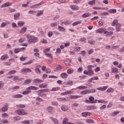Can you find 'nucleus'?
I'll list each match as a JSON object with an SVG mask.
<instances>
[{"label": "nucleus", "mask_w": 124, "mask_h": 124, "mask_svg": "<svg viewBox=\"0 0 124 124\" xmlns=\"http://www.w3.org/2000/svg\"><path fill=\"white\" fill-rule=\"evenodd\" d=\"M42 82H43V80L38 79H35L33 80V83H35V84L37 83H41Z\"/></svg>", "instance_id": "33"}, {"label": "nucleus", "mask_w": 124, "mask_h": 124, "mask_svg": "<svg viewBox=\"0 0 124 124\" xmlns=\"http://www.w3.org/2000/svg\"><path fill=\"white\" fill-rule=\"evenodd\" d=\"M24 24H25V23L23 21H19L18 23V26H19V27H22V26H24Z\"/></svg>", "instance_id": "52"}, {"label": "nucleus", "mask_w": 124, "mask_h": 124, "mask_svg": "<svg viewBox=\"0 0 124 124\" xmlns=\"http://www.w3.org/2000/svg\"><path fill=\"white\" fill-rule=\"evenodd\" d=\"M26 40V39L25 38H20L19 39V43H22V42H24Z\"/></svg>", "instance_id": "60"}, {"label": "nucleus", "mask_w": 124, "mask_h": 124, "mask_svg": "<svg viewBox=\"0 0 124 124\" xmlns=\"http://www.w3.org/2000/svg\"><path fill=\"white\" fill-rule=\"evenodd\" d=\"M19 17H20V13H18L14 15L15 20H17V19H18V18H19Z\"/></svg>", "instance_id": "45"}, {"label": "nucleus", "mask_w": 124, "mask_h": 124, "mask_svg": "<svg viewBox=\"0 0 124 124\" xmlns=\"http://www.w3.org/2000/svg\"><path fill=\"white\" fill-rule=\"evenodd\" d=\"M66 85H70V86H72L73 85V81H72V80H70L66 82Z\"/></svg>", "instance_id": "50"}, {"label": "nucleus", "mask_w": 124, "mask_h": 124, "mask_svg": "<svg viewBox=\"0 0 124 124\" xmlns=\"http://www.w3.org/2000/svg\"><path fill=\"white\" fill-rule=\"evenodd\" d=\"M27 89L29 90L30 91H31V90H32V91H36V90H38V88L37 87L31 86L29 87H28Z\"/></svg>", "instance_id": "13"}, {"label": "nucleus", "mask_w": 124, "mask_h": 124, "mask_svg": "<svg viewBox=\"0 0 124 124\" xmlns=\"http://www.w3.org/2000/svg\"><path fill=\"white\" fill-rule=\"evenodd\" d=\"M31 82V79H27L24 81V84L25 85H27V84H30Z\"/></svg>", "instance_id": "38"}, {"label": "nucleus", "mask_w": 124, "mask_h": 124, "mask_svg": "<svg viewBox=\"0 0 124 124\" xmlns=\"http://www.w3.org/2000/svg\"><path fill=\"white\" fill-rule=\"evenodd\" d=\"M2 117L3 118H8V114H7V113H3L2 114Z\"/></svg>", "instance_id": "61"}, {"label": "nucleus", "mask_w": 124, "mask_h": 124, "mask_svg": "<svg viewBox=\"0 0 124 124\" xmlns=\"http://www.w3.org/2000/svg\"><path fill=\"white\" fill-rule=\"evenodd\" d=\"M47 86L48 85H47L46 84H40L39 86V87L41 89H44V88H47Z\"/></svg>", "instance_id": "29"}, {"label": "nucleus", "mask_w": 124, "mask_h": 124, "mask_svg": "<svg viewBox=\"0 0 124 124\" xmlns=\"http://www.w3.org/2000/svg\"><path fill=\"white\" fill-rule=\"evenodd\" d=\"M88 93H95L96 90L95 89H88Z\"/></svg>", "instance_id": "41"}, {"label": "nucleus", "mask_w": 124, "mask_h": 124, "mask_svg": "<svg viewBox=\"0 0 124 124\" xmlns=\"http://www.w3.org/2000/svg\"><path fill=\"white\" fill-rule=\"evenodd\" d=\"M86 123H88V124H94V121L93 120V119H86Z\"/></svg>", "instance_id": "30"}, {"label": "nucleus", "mask_w": 124, "mask_h": 124, "mask_svg": "<svg viewBox=\"0 0 124 124\" xmlns=\"http://www.w3.org/2000/svg\"><path fill=\"white\" fill-rule=\"evenodd\" d=\"M58 101H61V102L67 101V100L65 97L59 98L58 99Z\"/></svg>", "instance_id": "32"}, {"label": "nucleus", "mask_w": 124, "mask_h": 124, "mask_svg": "<svg viewBox=\"0 0 124 124\" xmlns=\"http://www.w3.org/2000/svg\"><path fill=\"white\" fill-rule=\"evenodd\" d=\"M87 110H94L96 109V107L93 106H89L87 108Z\"/></svg>", "instance_id": "19"}, {"label": "nucleus", "mask_w": 124, "mask_h": 124, "mask_svg": "<svg viewBox=\"0 0 124 124\" xmlns=\"http://www.w3.org/2000/svg\"><path fill=\"white\" fill-rule=\"evenodd\" d=\"M122 29V24L120 23H117L116 26V31H120Z\"/></svg>", "instance_id": "10"}, {"label": "nucleus", "mask_w": 124, "mask_h": 124, "mask_svg": "<svg viewBox=\"0 0 124 124\" xmlns=\"http://www.w3.org/2000/svg\"><path fill=\"white\" fill-rule=\"evenodd\" d=\"M13 97L14 98H21V97H23V95L20 94H16V95H14Z\"/></svg>", "instance_id": "23"}, {"label": "nucleus", "mask_w": 124, "mask_h": 124, "mask_svg": "<svg viewBox=\"0 0 124 124\" xmlns=\"http://www.w3.org/2000/svg\"><path fill=\"white\" fill-rule=\"evenodd\" d=\"M71 8H72L73 10H78V9H79V7L77 5H72L71 6Z\"/></svg>", "instance_id": "27"}, {"label": "nucleus", "mask_w": 124, "mask_h": 124, "mask_svg": "<svg viewBox=\"0 0 124 124\" xmlns=\"http://www.w3.org/2000/svg\"><path fill=\"white\" fill-rule=\"evenodd\" d=\"M12 4V3H10L9 2H7L1 5V7L2 8L3 7H8V6H10Z\"/></svg>", "instance_id": "8"}, {"label": "nucleus", "mask_w": 124, "mask_h": 124, "mask_svg": "<svg viewBox=\"0 0 124 124\" xmlns=\"http://www.w3.org/2000/svg\"><path fill=\"white\" fill-rule=\"evenodd\" d=\"M53 109H54V108H53L52 107H48L46 108V111H47V112H48V113L52 114V113H53Z\"/></svg>", "instance_id": "12"}, {"label": "nucleus", "mask_w": 124, "mask_h": 124, "mask_svg": "<svg viewBox=\"0 0 124 124\" xmlns=\"http://www.w3.org/2000/svg\"><path fill=\"white\" fill-rule=\"evenodd\" d=\"M21 72H23V73H31V70L30 68H23L21 69Z\"/></svg>", "instance_id": "7"}, {"label": "nucleus", "mask_w": 124, "mask_h": 124, "mask_svg": "<svg viewBox=\"0 0 124 124\" xmlns=\"http://www.w3.org/2000/svg\"><path fill=\"white\" fill-rule=\"evenodd\" d=\"M16 112L17 115H19L20 116H23L24 115H28V113L25 111V110L23 109H18L16 111Z\"/></svg>", "instance_id": "3"}, {"label": "nucleus", "mask_w": 124, "mask_h": 124, "mask_svg": "<svg viewBox=\"0 0 124 124\" xmlns=\"http://www.w3.org/2000/svg\"><path fill=\"white\" fill-rule=\"evenodd\" d=\"M8 58V55L7 54L3 55L1 56L0 60L1 61H4V60H6V59Z\"/></svg>", "instance_id": "24"}, {"label": "nucleus", "mask_w": 124, "mask_h": 124, "mask_svg": "<svg viewBox=\"0 0 124 124\" xmlns=\"http://www.w3.org/2000/svg\"><path fill=\"white\" fill-rule=\"evenodd\" d=\"M119 73V70H118V68L113 67L111 69V73Z\"/></svg>", "instance_id": "16"}, {"label": "nucleus", "mask_w": 124, "mask_h": 124, "mask_svg": "<svg viewBox=\"0 0 124 124\" xmlns=\"http://www.w3.org/2000/svg\"><path fill=\"white\" fill-rule=\"evenodd\" d=\"M94 66L93 65H88L87 66V69L88 73H89V76H93L94 73H93V68Z\"/></svg>", "instance_id": "2"}, {"label": "nucleus", "mask_w": 124, "mask_h": 124, "mask_svg": "<svg viewBox=\"0 0 124 124\" xmlns=\"http://www.w3.org/2000/svg\"><path fill=\"white\" fill-rule=\"evenodd\" d=\"M50 119H51V121H52V122H53L54 124H60L59 123V120L58 119H57L56 118H54L52 117H50Z\"/></svg>", "instance_id": "11"}, {"label": "nucleus", "mask_w": 124, "mask_h": 124, "mask_svg": "<svg viewBox=\"0 0 124 124\" xmlns=\"http://www.w3.org/2000/svg\"><path fill=\"white\" fill-rule=\"evenodd\" d=\"M91 115V112H85L82 113V115L83 117H87V116H90Z\"/></svg>", "instance_id": "26"}, {"label": "nucleus", "mask_w": 124, "mask_h": 124, "mask_svg": "<svg viewBox=\"0 0 124 124\" xmlns=\"http://www.w3.org/2000/svg\"><path fill=\"white\" fill-rule=\"evenodd\" d=\"M58 26V23L54 22L50 24V27L51 28H55V27H57Z\"/></svg>", "instance_id": "42"}, {"label": "nucleus", "mask_w": 124, "mask_h": 124, "mask_svg": "<svg viewBox=\"0 0 124 124\" xmlns=\"http://www.w3.org/2000/svg\"><path fill=\"white\" fill-rule=\"evenodd\" d=\"M23 124H31L30 121H25L22 122Z\"/></svg>", "instance_id": "64"}, {"label": "nucleus", "mask_w": 124, "mask_h": 124, "mask_svg": "<svg viewBox=\"0 0 124 124\" xmlns=\"http://www.w3.org/2000/svg\"><path fill=\"white\" fill-rule=\"evenodd\" d=\"M119 22V20L118 19H115L112 23V26H113V27L116 26V25H117V24H118V22Z\"/></svg>", "instance_id": "35"}, {"label": "nucleus", "mask_w": 124, "mask_h": 124, "mask_svg": "<svg viewBox=\"0 0 124 124\" xmlns=\"http://www.w3.org/2000/svg\"><path fill=\"white\" fill-rule=\"evenodd\" d=\"M39 53L38 52H36L34 54V57H36L37 58H38L39 59H41V58H40V57H39Z\"/></svg>", "instance_id": "58"}, {"label": "nucleus", "mask_w": 124, "mask_h": 124, "mask_svg": "<svg viewBox=\"0 0 124 124\" xmlns=\"http://www.w3.org/2000/svg\"><path fill=\"white\" fill-rule=\"evenodd\" d=\"M91 15V14H90L89 13H86L82 16V18H88V17H90Z\"/></svg>", "instance_id": "18"}, {"label": "nucleus", "mask_w": 124, "mask_h": 124, "mask_svg": "<svg viewBox=\"0 0 124 124\" xmlns=\"http://www.w3.org/2000/svg\"><path fill=\"white\" fill-rule=\"evenodd\" d=\"M98 103H104V104L107 103V101L102 99V100H98Z\"/></svg>", "instance_id": "46"}, {"label": "nucleus", "mask_w": 124, "mask_h": 124, "mask_svg": "<svg viewBox=\"0 0 124 124\" xmlns=\"http://www.w3.org/2000/svg\"><path fill=\"white\" fill-rule=\"evenodd\" d=\"M35 71L37 74H40V73H41V71L39 69V68L38 67H36V68L35 69Z\"/></svg>", "instance_id": "43"}, {"label": "nucleus", "mask_w": 124, "mask_h": 124, "mask_svg": "<svg viewBox=\"0 0 124 124\" xmlns=\"http://www.w3.org/2000/svg\"><path fill=\"white\" fill-rule=\"evenodd\" d=\"M95 32H96V33H102L104 32V34H106V33L108 32V31H106V29L104 28H100L98 30H96L95 31Z\"/></svg>", "instance_id": "5"}, {"label": "nucleus", "mask_w": 124, "mask_h": 124, "mask_svg": "<svg viewBox=\"0 0 124 124\" xmlns=\"http://www.w3.org/2000/svg\"><path fill=\"white\" fill-rule=\"evenodd\" d=\"M3 87H4V82L0 81V90H1V89H2Z\"/></svg>", "instance_id": "49"}, {"label": "nucleus", "mask_w": 124, "mask_h": 124, "mask_svg": "<svg viewBox=\"0 0 124 124\" xmlns=\"http://www.w3.org/2000/svg\"><path fill=\"white\" fill-rule=\"evenodd\" d=\"M88 43H89V44H91V45H93V44L95 43V41L93 40H88Z\"/></svg>", "instance_id": "53"}, {"label": "nucleus", "mask_w": 124, "mask_h": 124, "mask_svg": "<svg viewBox=\"0 0 124 124\" xmlns=\"http://www.w3.org/2000/svg\"><path fill=\"white\" fill-rule=\"evenodd\" d=\"M22 80H23V78H20L19 77H15L13 78L14 81H22Z\"/></svg>", "instance_id": "31"}, {"label": "nucleus", "mask_w": 124, "mask_h": 124, "mask_svg": "<svg viewBox=\"0 0 124 124\" xmlns=\"http://www.w3.org/2000/svg\"><path fill=\"white\" fill-rule=\"evenodd\" d=\"M42 4H43V2H41L39 3L31 6V8H38V6H40V5H42Z\"/></svg>", "instance_id": "9"}, {"label": "nucleus", "mask_w": 124, "mask_h": 124, "mask_svg": "<svg viewBox=\"0 0 124 124\" xmlns=\"http://www.w3.org/2000/svg\"><path fill=\"white\" fill-rule=\"evenodd\" d=\"M61 110L62 111H67L68 108L66 106L62 105L61 106Z\"/></svg>", "instance_id": "21"}, {"label": "nucleus", "mask_w": 124, "mask_h": 124, "mask_svg": "<svg viewBox=\"0 0 124 124\" xmlns=\"http://www.w3.org/2000/svg\"><path fill=\"white\" fill-rule=\"evenodd\" d=\"M14 52L15 53V54H18V53H19V52H21L20 50V48H15Z\"/></svg>", "instance_id": "57"}, {"label": "nucleus", "mask_w": 124, "mask_h": 124, "mask_svg": "<svg viewBox=\"0 0 124 124\" xmlns=\"http://www.w3.org/2000/svg\"><path fill=\"white\" fill-rule=\"evenodd\" d=\"M61 75L62 78H63V79L67 78V77H68V75H67V74H66V73H62L61 74Z\"/></svg>", "instance_id": "22"}, {"label": "nucleus", "mask_w": 124, "mask_h": 124, "mask_svg": "<svg viewBox=\"0 0 124 124\" xmlns=\"http://www.w3.org/2000/svg\"><path fill=\"white\" fill-rule=\"evenodd\" d=\"M80 93V94H83V95L88 94H89V91L88 90H85L81 91Z\"/></svg>", "instance_id": "25"}, {"label": "nucleus", "mask_w": 124, "mask_h": 124, "mask_svg": "<svg viewBox=\"0 0 124 124\" xmlns=\"http://www.w3.org/2000/svg\"><path fill=\"white\" fill-rule=\"evenodd\" d=\"M94 99V97L93 96H90L89 97V100H86L85 101V103H88V104H93L95 103L93 101V100Z\"/></svg>", "instance_id": "6"}, {"label": "nucleus", "mask_w": 124, "mask_h": 124, "mask_svg": "<svg viewBox=\"0 0 124 124\" xmlns=\"http://www.w3.org/2000/svg\"><path fill=\"white\" fill-rule=\"evenodd\" d=\"M114 92V89L112 88H108L107 90V93H113Z\"/></svg>", "instance_id": "56"}, {"label": "nucleus", "mask_w": 124, "mask_h": 124, "mask_svg": "<svg viewBox=\"0 0 124 124\" xmlns=\"http://www.w3.org/2000/svg\"><path fill=\"white\" fill-rule=\"evenodd\" d=\"M6 26H7V23L3 22L1 24L0 28H4L5 27H6Z\"/></svg>", "instance_id": "51"}, {"label": "nucleus", "mask_w": 124, "mask_h": 124, "mask_svg": "<svg viewBox=\"0 0 124 124\" xmlns=\"http://www.w3.org/2000/svg\"><path fill=\"white\" fill-rule=\"evenodd\" d=\"M27 91H24L22 93V94L24 95H26V94H29V93H31V90H30V89H28V88H27Z\"/></svg>", "instance_id": "28"}, {"label": "nucleus", "mask_w": 124, "mask_h": 124, "mask_svg": "<svg viewBox=\"0 0 124 124\" xmlns=\"http://www.w3.org/2000/svg\"><path fill=\"white\" fill-rule=\"evenodd\" d=\"M88 4H89V5H93V4H95V0L88 2Z\"/></svg>", "instance_id": "47"}, {"label": "nucleus", "mask_w": 124, "mask_h": 124, "mask_svg": "<svg viewBox=\"0 0 124 124\" xmlns=\"http://www.w3.org/2000/svg\"><path fill=\"white\" fill-rule=\"evenodd\" d=\"M81 23H82V21H76L72 24V26L75 27V26H77V25H79V24H81Z\"/></svg>", "instance_id": "37"}, {"label": "nucleus", "mask_w": 124, "mask_h": 124, "mask_svg": "<svg viewBox=\"0 0 124 124\" xmlns=\"http://www.w3.org/2000/svg\"><path fill=\"white\" fill-rule=\"evenodd\" d=\"M93 9L95 10H100L101 9H103L101 7H94Z\"/></svg>", "instance_id": "55"}, {"label": "nucleus", "mask_w": 124, "mask_h": 124, "mask_svg": "<svg viewBox=\"0 0 124 124\" xmlns=\"http://www.w3.org/2000/svg\"><path fill=\"white\" fill-rule=\"evenodd\" d=\"M81 97V96L79 95H71L70 97V98L71 99H77V98H80Z\"/></svg>", "instance_id": "20"}, {"label": "nucleus", "mask_w": 124, "mask_h": 124, "mask_svg": "<svg viewBox=\"0 0 124 124\" xmlns=\"http://www.w3.org/2000/svg\"><path fill=\"white\" fill-rule=\"evenodd\" d=\"M17 107H19V108H25L26 106H25V105L20 104L17 106Z\"/></svg>", "instance_id": "62"}, {"label": "nucleus", "mask_w": 124, "mask_h": 124, "mask_svg": "<svg viewBox=\"0 0 124 124\" xmlns=\"http://www.w3.org/2000/svg\"><path fill=\"white\" fill-rule=\"evenodd\" d=\"M27 37L28 39V43L30 44H33L38 42V38L33 35H27Z\"/></svg>", "instance_id": "1"}, {"label": "nucleus", "mask_w": 124, "mask_h": 124, "mask_svg": "<svg viewBox=\"0 0 124 124\" xmlns=\"http://www.w3.org/2000/svg\"><path fill=\"white\" fill-rule=\"evenodd\" d=\"M58 30L59 31H62V32H64V31H65V29L60 25L58 26Z\"/></svg>", "instance_id": "17"}, {"label": "nucleus", "mask_w": 124, "mask_h": 124, "mask_svg": "<svg viewBox=\"0 0 124 124\" xmlns=\"http://www.w3.org/2000/svg\"><path fill=\"white\" fill-rule=\"evenodd\" d=\"M60 89V88L59 87H54L51 89L50 92H57V91H59Z\"/></svg>", "instance_id": "34"}, {"label": "nucleus", "mask_w": 124, "mask_h": 124, "mask_svg": "<svg viewBox=\"0 0 124 124\" xmlns=\"http://www.w3.org/2000/svg\"><path fill=\"white\" fill-rule=\"evenodd\" d=\"M44 11H39L38 13L37 14V17H39V16H41V15H43Z\"/></svg>", "instance_id": "39"}, {"label": "nucleus", "mask_w": 124, "mask_h": 124, "mask_svg": "<svg viewBox=\"0 0 124 124\" xmlns=\"http://www.w3.org/2000/svg\"><path fill=\"white\" fill-rule=\"evenodd\" d=\"M68 123V119L67 118H65L63 119L62 124H66Z\"/></svg>", "instance_id": "40"}, {"label": "nucleus", "mask_w": 124, "mask_h": 124, "mask_svg": "<svg viewBox=\"0 0 124 124\" xmlns=\"http://www.w3.org/2000/svg\"><path fill=\"white\" fill-rule=\"evenodd\" d=\"M78 90H85V89H88V87L81 86L78 87Z\"/></svg>", "instance_id": "44"}, {"label": "nucleus", "mask_w": 124, "mask_h": 124, "mask_svg": "<svg viewBox=\"0 0 124 124\" xmlns=\"http://www.w3.org/2000/svg\"><path fill=\"white\" fill-rule=\"evenodd\" d=\"M62 69V67L61 65H58L56 67V70H61Z\"/></svg>", "instance_id": "54"}, {"label": "nucleus", "mask_w": 124, "mask_h": 124, "mask_svg": "<svg viewBox=\"0 0 124 124\" xmlns=\"http://www.w3.org/2000/svg\"><path fill=\"white\" fill-rule=\"evenodd\" d=\"M8 110V105H5L4 107L1 108L2 112H6Z\"/></svg>", "instance_id": "14"}, {"label": "nucleus", "mask_w": 124, "mask_h": 124, "mask_svg": "<svg viewBox=\"0 0 124 124\" xmlns=\"http://www.w3.org/2000/svg\"><path fill=\"white\" fill-rule=\"evenodd\" d=\"M27 28L26 27H23L20 31L19 33H25L27 31Z\"/></svg>", "instance_id": "15"}, {"label": "nucleus", "mask_w": 124, "mask_h": 124, "mask_svg": "<svg viewBox=\"0 0 124 124\" xmlns=\"http://www.w3.org/2000/svg\"><path fill=\"white\" fill-rule=\"evenodd\" d=\"M120 47V46H111V48L113 50H115V49H118Z\"/></svg>", "instance_id": "59"}, {"label": "nucleus", "mask_w": 124, "mask_h": 124, "mask_svg": "<svg viewBox=\"0 0 124 124\" xmlns=\"http://www.w3.org/2000/svg\"><path fill=\"white\" fill-rule=\"evenodd\" d=\"M109 12L110 13H116V12H117V10L116 9H111L109 10Z\"/></svg>", "instance_id": "63"}, {"label": "nucleus", "mask_w": 124, "mask_h": 124, "mask_svg": "<svg viewBox=\"0 0 124 124\" xmlns=\"http://www.w3.org/2000/svg\"><path fill=\"white\" fill-rule=\"evenodd\" d=\"M68 74H72L73 73V69H68L67 71Z\"/></svg>", "instance_id": "48"}, {"label": "nucleus", "mask_w": 124, "mask_h": 124, "mask_svg": "<svg viewBox=\"0 0 124 124\" xmlns=\"http://www.w3.org/2000/svg\"><path fill=\"white\" fill-rule=\"evenodd\" d=\"M38 92H39L38 93V95H39V96H43L44 95H45V94H44V93H43L50 92V90L49 89H44V90H39Z\"/></svg>", "instance_id": "4"}, {"label": "nucleus", "mask_w": 124, "mask_h": 124, "mask_svg": "<svg viewBox=\"0 0 124 124\" xmlns=\"http://www.w3.org/2000/svg\"><path fill=\"white\" fill-rule=\"evenodd\" d=\"M17 72V71L14 70L9 71L8 73V75H11V74H15Z\"/></svg>", "instance_id": "36"}]
</instances>
